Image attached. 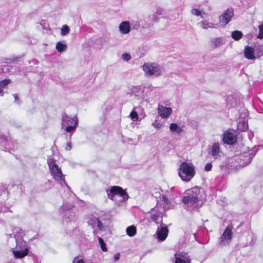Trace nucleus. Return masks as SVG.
Instances as JSON below:
<instances>
[{
    "instance_id": "c756f323",
    "label": "nucleus",
    "mask_w": 263,
    "mask_h": 263,
    "mask_svg": "<svg viewBox=\"0 0 263 263\" xmlns=\"http://www.w3.org/2000/svg\"><path fill=\"white\" fill-rule=\"evenodd\" d=\"M163 10L162 8H157L156 9V11L155 12L156 14H154L153 15L152 21L153 22H157L158 20L157 15H162L163 14Z\"/></svg>"
},
{
    "instance_id": "c85d7f7f",
    "label": "nucleus",
    "mask_w": 263,
    "mask_h": 263,
    "mask_svg": "<svg viewBox=\"0 0 263 263\" xmlns=\"http://www.w3.org/2000/svg\"><path fill=\"white\" fill-rule=\"evenodd\" d=\"M132 92L135 96H139L142 93V90L140 86H134L131 89Z\"/></svg>"
},
{
    "instance_id": "49530a36",
    "label": "nucleus",
    "mask_w": 263,
    "mask_h": 263,
    "mask_svg": "<svg viewBox=\"0 0 263 263\" xmlns=\"http://www.w3.org/2000/svg\"><path fill=\"white\" fill-rule=\"evenodd\" d=\"M251 154H252V156L251 157V159H250V160L248 161V162L247 164H246L245 165L249 164L250 163L251 161L252 158L255 155V154H253V153H251Z\"/></svg>"
},
{
    "instance_id": "72a5a7b5",
    "label": "nucleus",
    "mask_w": 263,
    "mask_h": 263,
    "mask_svg": "<svg viewBox=\"0 0 263 263\" xmlns=\"http://www.w3.org/2000/svg\"><path fill=\"white\" fill-rule=\"evenodd\" d=\"M259 28V33L257 37L258 39H261L263 38V25H260L258 27Z\"/></svg>"
},
{
    "instance_id": "f8f14e48",
    "label": "nucleus",
    "mask_w": 263,
    "mask_h": 263,
    "mask_svg": "<svg viewBox=\"0 0 263 263\" xmlns=\"http://www.w3.org/2000/svg\"><path fill=\"white\" fill-rule=\"evenodd\" d=\"M168 230L167 226L162 223L158 227L156 234L158 239L160 241L164 240L167 236Z\"/></svg>"
},
{
    "instance_id": "39448f33",
    "label": "nucleus",
    "mask_w": 263,
    "mask_h": 263,
    "mask_svg": "<svg viewBox=\"0 0 263 263\" xmlns=\"http://www.w3.org/2000/svg\"><path fill=\"white\" fill-rule=\"evenodd\" d=\"M178 175L183 181H190L195 175L194 165L192 163L182 162L178 169Z\"/></svg>"
},
{
    "instance_id": "79ce46f5",
    "label": "nucleus",
    "mask_w": 263,
    "mask_h": 263,
    "mask_svg": "<svg viewBox=\"0 0 263 263\" xmlns=\"http://www.w3.org/2000/svg\"><path fill=\"white\" fill-rule=\"evenodd\" d=\"M19 59H20V58L16 57V58H13L11 59H9V61L7 62V63H11L12 62H15L16 61H18Z\"/></svg>"
},
{
    "instance_id": "8fccbe9b",
    "label": "nucleus",
    "mask_w": 263,
    "mask_h": 263,
    "mask_svg": "<svg viewBox=\"0 0 263 263\" xmlns=\"http://www.w3.org/2000/svg\"><path fill=\"white\" fill-rule=\"evenodd\" d=\"M7 263H13V262H11V261H10V262H7Z\"/></svg>"
},
{
    "instance_id": "f257e3e1",
    "label": "nucleus",
    "mask_w": 263,
    "mask_h": 263,
    "mask_svg": "<svg viewBox=\"0 0 263 263\" xmlns=\"http://www.w3.org/2000/svg\"><path fill=\"white\" fill-rule=\"evenodd\" d=\"M182 201L189 210H193L201 206L203 201L200 189L196 186L187 190Z\"/></svg>"
},
{
    "instance_id": "f3484780",
    "label": "nucleus",
    "mask_w": 263,
    "mask_h": 263,
    "mask_svg": "<svg viewBox=\"0 0 263 263\" xmlns=\"http://www.w3.org/2000/svg\"><path fill=\"white\" fill-rule=\"evenodd\" d=\"M245 57L249 60H253L256 58L254 54V49L251 47H245L244 50Z\"/></svg>"
},
{
    "instance_id": "c9c22d12",
    "label": "nucleus",
    "mask_w": 263,
    "mask_h": 263,
    "mask_svg": "<svg viewBox=\"0 0 263 263\" xmlns=\"http://www.w3.org/2000/svg\"><path fill=\"white\" fill-rule=\"evenodd\" d=\"M122 59L125 61H128L131 59V56L129 53H124L122 55Z\"/></svg>"
},
{
    "instance_id": "6e6552de",
    "label": "nucleus",
    "mask_w": 263,
    "mask_h": 263,
    "mask_svg": "<svg viewBox=\"0 0 263 263\" xmlns=\"http://www.w3.org/2000/svg\"><path fill=\"white\" fill-rule=\"evenodd\" d=\"M78 121L77 118H70L66 114L62 115V126L65 127V130L67 132H71L75 130L78 126Z\"/></svg>"
},
{
    "instance_id": "9b49d317",
    "label": "nucleus",
    "mask_w": 263,
    "mask_h": 263,
    "mask_svg": "<svg viewBox=\"0 0 263 263\" xmlns=\"http://www.w3.org/2000/svg\"><path fill=\"white\" fill-rule=\"evenodd\" d=\"M223 141L228 144H233L236 142V137L235 132L232 130H228L223 134Z\"/></svg>"
},
{
    "instance_id": "2f4dec72",
    "label": "nucleus",
    "mask_w": 263,
    "mask_h": 263,
    "mask_svg": "<svg viewBox=\"0 0 263 263\" xmlns=\"http://www.w3.org/2000/svg\"><path fill=\"white\" fill-rule=\"evenodd\" d=\"M98 241L100 245L102 250L104 252L106 251L107 248L106 247L105 243H104L103 239L101 237H99Z\"/></svg>"
},
{
    "instance_id": "a211bd4d",
    "label": "nucleus",
    "mask_w": 263,
    "mask_h": 263,
    "mask_svg": "<svg viewBox=\"0 0 263 263\" xmlns=\"http://www.w3.org/2000/svg\"><path fill=\"white\" fill-rule=\"evenodd\" d=\"M119 30L123 34H127L129 32L130 28L128 22L124 21L119 25Z\"/></svg>"
},
{
    "instance_id": "58836bf2",
    "label": "nucleus",
    "mask_w": 263,
    "mask_h": 263,
    "mask_svg": "<svg viewBox=\"0 0 263 263\" xmlns=\"http://www.w3.org/2000/svg\"><path fill=\"white\" fill-rule=\"evenodd\" d=\"M212 165L210 163H207L205 167H204V170L206 171H209L212 169Z\"/></svg>"
},
{
    "instance_id": "393cba45",
    "label": "nucleus",
    "mask_w": 263,
    "mask_h": 263,
    "mask_svg": "<svg viewBox=\"0 0 263 263\" xmlns=\"http://www.w3.org/2000/svg\"><path fill=\"white\" fill-rule=\"evenodd\" d=\"M11 82L10 79H4L0 81V95L3 96L4 90L2 88V87H5L8 84Z\"/></svg>"
},
{
    "instance_id": "4be33fe9",
    "label": "nucleus",
    "mask_w": 263,
    "mask_h": 263,
    "mask_svg": "<svg viewBox=\"0 0 263 263\" xmlns=\"http://www.w3.org/2000/svg\"><path fill=\"white\" fill-rule=\"evenodd\" d=\"M170 130L178 135L180 134L183 132L182 127L179 126L177 124L173 123L170 126Z\"/></svg>"
},
{
    "instance_id": "e433bc0d",
    "label": "nucleus",
    "mask_w": 263,
    "mask_h": 263,
    "mask_svg": "<svg viewBox=\"0 0 263 263\" xmlns=\"http://www.w3.org/2000/svg\"><path fill=\"white\" fill-rule=\"evenodd\" d=\"M162 201L164 206L168 205L169 204V200L168 198L165 196H163L162 197Z\"/></svg>"
},
{
    "instance_id": "0eeeda50",
    "label": "nucleus",
    "mask_w": 263,
    "mask_h": 263,
    "mask_svg": "<svg viewBox=\"0 0 263 263\" xmlns=\"http://www.w3.org/2000/svg\"><path fill=\"white\" fill-rule=\"evenodd\" d=\"M143 70L147 76L159 77L163 71L162 67L155 63H147L143 65Z\"/></svg>"
},
{
    "instance_id": "412c9836",
    "label": "nucleus",
    "mask_w": 263,
    "mask_h": 263,
    "mask_svg": "<svg viewBox=\"0 0 263 263\" xmlns=\"http://www.w3.org/2000/svg\"><path fill=\"white\" fill-rule=\"evenodd\" d=\"M210 42L213 47L217 48L223 44V39L221 37L213 38L211 40Z\"/></svg>"
},
{
    "instance_id": "c03bdc74",
    "label": "nucleus",
    "mask_w": 263,
    "mask_h": 263,
    "mask_svg": "<svg viewBox=\"0 0 263 263\" xmlns=\"http://www.w3.org/2000/svg\"><path fill=\"white\" fill-rule=\"evenodd\" d=\"M6 145H5V148L6 149H10V148H11V147L10 146V142L8 140H6Z\"/></svg>"
},
{
    "instance_id": "f03ea898",
    "label": "nucleus",
    "mask_w": 263,
    "mask_h": 263,
    "mask_svg": "<svg viewBox=\"0 0 263 263\" xmlns=\"http://www.w3.org/2000/svg\"><path fill=\"white\" fill-rule=\"evenodd\" d=\"M13 234H10V238L9 241L13 240ZM15 236V240L16 242V247L15 248L12 249V251L15 258H23L28 254V248L26 242L24 241L21 236L16 237Z\"/></svg>"
},
{
    "instance_id": "a18cd8bd",
    "label": "nucleus",
    "mask_w": 263,
    "mask_h": 263,
    "mask_svg": "<svg viewBox=\"0 0 263 263\" xmlns=\"http://www.w3.org/2000/svg\"><path fill=\"white\" fill-rule=\"evenodd\" d=\"M119 257H120L119 253L116 254L114 256L115 261H117L119 259Z\"/></svg>"
},
{
    "instance_id": "ea45409f",
    "label": "nucleus",
    "mask_w": 263,
    "mask_h": 263,
    "mask_svg": "<svg viewBox=\"0 0 263 263\" xmlns=\"http://www.w3.org/2000/svg\"><path fill=\"white\" fill-rule=\"evenodd\" d=\"M13 96L14 98L15 102L18 104H20V101L18 95L17 94H13Z\"/></svg>"
},
{
    "instance_id": "bb28decb",
    "label": "nucleus",
    "mask_w": 263,
    "mask_h": 263,
    "mask_svg": "<svg viewBox=\"0 0 263 263\" xmlns=\"http://www.w3.org/2000/svg\"><path fill=\"white\" fill-rule=\"evenodd\" d=\"M248 124L245 121H240L238 124V129L240 131H246L248 129Z\"/></svg>"
},
{
    "instance_id": "2eb2a0df",
    "label": "nucleus",
    "mask_w": 263,
    "mask_h": 263,
    "mask_svg": "<svg viewBox=\"0 0 263 263\" xmlns=\"http://www.w3.org/2000/svg\"><path fill=\"white\" fill-rule=\"evenodd\" d=\"M88 222L89 225H90L93 229L97 228L100 230L103 229V224L99 219L96 217H91Z\"/></svg>"
},
{
    "instance_id": "1a4fd4ad",
    "label": "nucleus",
    "mask_w": 263,
    "mask_h": 263,
    "mask_svg": "<svg viewBox=\"0 0 263 263\" xmlns=\"http://www.w3.org/2000/svg\"><path fill=\"white\" fill-rule=\"evenodd\" d=\"M232 229L233 227L232 225L229 224L227 226L222 235L220 237V241L219 243L220 246H226L231 242L233 235L232 231Z\"/></svg>"
},
{
    "instance_id": "de8ad7c7",
    "label": "nucleus",
    "mask_w": 263,
    "mask_h": 263,
    "mask_svg": "<svg viewBox=\"0 0 263 263\" xmlns=\"http://www.w3.org/2000/svg\"><path fill=\"white\" fill-rule=\"evenodd\" d=\"M73 122H71V121H68V123H69V125H72Z\"/></svg>"
},
{
    "instance_id": "a878e982",
    "label": "nucleus",
    "mask_w": 263,
    "mask_h": 263,
    "mask_svg": "<svg viewBox=\"0 0 263 263\" xmlns=\"http://www.w3.org/2000/svg\"><path fill=\"white\" fill-rule=\"evenodd\" d=\"M242 33L241 31L235 30L232 32L231 36L234 40L238 41L242 37Z\"/></svg>"
},
{
    "instance_id": "b1692460",
    "label": "nucleus",
    "mask_w": 263,
    "mask_h": 263,
    "mask_svg": "<svg viewBox=\"0 0 263 263\" xmlns=\"http://www.w3.org/2000/svg\"><path fill=\"white\" fill-rule=\"evenodd\" d=\"M137 232L136 228L134 226H131L127 228L126 233L127 234L130 236H134L136 235Z\"/></svg>"
},
{
    "instance_id": "f704fd0d",
    "label": "nucleus",
    "mask_w": 263,
    "mask_h": 263,
    "mask_svg": "<svg viewBox=\"0 0 263 263\" xmlns=\"http://www.w3.org/2000/svg\"><path fill=\"white\" fill-rule=\"evenodd\" d=\"M191 12L194 15L196 16H201V17L203 18V16L201 15V11L197 9H193Z\"/></svg>"
},
{
    "instance_id": "a19ab883",
    "label": "nucleus",
    "mask_w": 263,
    "mask_h": 263,
    "mask_svg": "<svg viewBox=\"0 0 263 263\" xmlns=\"http://www.w3.org/2000/svg\"><path fill=\"white\" fill-rule=\"evenodd\" d=\"M72 263H85V262L83 259H80L77 260L76 258H75L73 260Z\"/></svg>"
},
{
    "instance_id": "5701e85b",
    "label": "nucleus",
    "mask_w": 263,
    "mask_h": 263,
    "mask_svg": "<svg viewBox=\"0 0 263 263\" xmlns=\"http://www.w3.org/2000/svg\"><path fill=\"white\" fill-rule=\"evenodd\" d=\"M199 24L200 25L201 27L204 29L216 28L215 25L213 23L209 22L206 20L201 21Z\"/></svg>"
},
{
    "instance_id": "aec40b11",
    "label": "nucleus",
    "mask_w": 263,
    "mask_h": 263,
    "mask_svg": "<svg viewBox=\"0 0 263 263\" xmlns=\"http://www.w3.org/2000/svg\"><path fill=\"white\" fill-rule=\"evenodd\" d=\"M220 152V146L218 143H215L212 147L211 155L214 158H217Z\"/></svg>"
},
{
    "instance_id": "4468645a",
    "label": "nucleus",
    "mask_w": 263,
    "mask_h": 263,
    "mask_svg": "<svg viewBox=\"0 0 263 263\" xmlns=\"http://www.w3.org/2000/svg\"><path fill=\"white\" fill-rule=\"evenodd\" d=\"M227 105L231 107H236L239 103V99L236 95H229L226 99Z\"/></svg>"
},
{
    "instance_id": "7ed1b4c3",
    "label": "nucleus",
    "mask_w": 263,
    "mask_h": 263,
    "mask_svg": "<svg viewBox=\"0 0 263 263\" xmlns=\"http://www.w3.org/2000/svg\"><path fill=\"white\" fill-rule=\"evenodd\" d=\"M106 192L108 198L114 201L118 206L121 205L129 197L127 192L120 186H111Z\"/></svg>"
},
{
    "instance_id": "7c9ffc66",
    "label": "nucleus",
    "mask_w": 263,
    "mask_h": 263,
    "mask_svg": "<svg viewBox=\"0 0 263 263\" xmlns=\"http://www.w3.org/2000/svg\"><path fill=\"white\" fill-rule=\"evenodd\" d=\"M69 27L66 25H64L61 28V34L62 35H65L69 32Z\"/></svg>"
},
{
    "instance_id": "09e8293b",
    "label": "nucleus",
    "mask_w": 263,
    "mask_h": 263,
    "mask_svg": "<svg viewBox=\"0 0 263 263\" xmlns=\"http://www.w3.org/2000/svg\"><path fill=\"white\" fill-rule=\"evenodd\" d=\"M21 235H23V232L22 231H21V232L20 233Z\"/></svg>"
},
{
    "instance_id": "dca6fc26",
    "label": "nucleus",
    "mask_w": 263,
    "mask_h": 263,
    "mask_svg": "<svg viewBox=\"0 0 263 263\" xmlns=\"http://www.w3.org/2000/svg\"><path fill=\"white\" fill-rule=\"evenodd\" d=\"M151 219L155 222L157 224H162V216L161 212L154 213V211L152 210L151 213Z\"/></svg>"
},
{
    "instance_id": "cd10ccee",
    "label": "nucleus",
    "mask_w": 263,
    "mask_h": 263,
    "mask_svg": "<svg viewBox=\"0 0 263 263\" xmlns=\"http://www.w3.org/2000/svg\"><path fill=\"white\" fill-rule=\"evenodd\" d=\"M55 48L59 52H62L66 50L67 46L66 45V44H63L61 42H59L57 43Z\"/></svg>"
},
{
    "instance_id": "423d86ee",
    "label": "nucleus",
    "mask_w": 263,
    "mask_h": 263,
    "mask_svg": "<svg viewBox=\"0 0 263 263\" xmlns=\"http://www.w3.org/2000/svg\"><path fill=\"white\" fill-rule=\"evenodd\" d=\"M59 211L62 216L63 222H69L74 220L76 210L71 204L64 203L60 208Z\"/></svg>"
},
{
    "instance_id": "20e7f679",
    "label": "nucleus",
    "mask_w": 263,
    "mask_h": 263,
    "mask_svg": "<svg viewBox=\"0 0 263 263\" xmlns=\"http://www.w3.org/2000/svg\"><path fill=\"white\" fill-rule=\"evenodd\" d=\"M47 163L53 178L58 181L61 186L64 184L68 186L65 180V176L63 174L61 168L55 163V160L51 158H48L47 159Z\"/></svg>"
},
{
    "instance_id": "473e14b6",
    "label": "nucleus",
    "mask_w": 263,
    "mask_h": 263,
    "mask_svg": "<svg viewBox=\"0 0 263 263\" xmlns=\"http://www.w3.org/2000/svg\"><path fill=\"white\" fill-rule=\"evenodd\" d=\"M130 117L134 121H137L138 119V115L136 111L133 110L130 114Z\"/></svg>"
},
{
    "instance_id": "ddd939ff",
    "label": "nucleus",
    "mask_w": 263,
    "mask_h": 263,
    "mask_svg": "<svg viewBox=\"0 0 263 263\" xmlns=\"http://www.w3.org/2000/svg\"><path fill=\"white\" fill-rule=\"evenodd\" d=\"M158 114L162 118H166L168 117L172 112V109L170 107H166L162 105H159Z\"/></svg>"
},
{
    "instance_id": "4c0bfd02",
    "label": "nucleus",
    "mask_w": 263,
    "mask_h": 263,
    "mask_svg": "<svg viewBox=\"0 0 263 263\" xmlns=\"http://www.w3.org/2000/svg\"><path fill=\"white\" fill-rule=\"evenodd\" d=\"M152 125L155 128L157 129H160L162 126V124L161 123L158 122H154Z\"/></svg>"
},
{
    "instance_id": "6ab92c4d",
    "label": "nucleus",
    "mask_w": 263,
    "mask_h": 263,
    "mask_svg": "<svg viewBox=\"0 0 263 263\" xmlns=\"http://www.w3.org/2000/svg\"><path fill=\"white\" fill-rule=\"evenodd\" d=\"M175 263H190V260H185V254H182L181 253H176L175 254Z\"/></svg>"
},
{
    "instance_id": "9d476101",
    "label": "nucleus",
    "mask_w": 263,
    "mask_h": 263,
    "mask_svg": "<svg viewBox=\"0 0 263 263\" xmlns=\"http://www.w3.org/2000/svg\"><path fill=\"white\" fill-rule=\"evenodd\" d=\"M234 16L233 10L232 8H228L226 12L219 16V22L221 25H226Z\"/></svg>"
},
{
    "instance_id": "37998d69",
    "label": "nucleus",
    "mask_w": 263,
    "mask_h": 263,
    "mask_svg": "<svg viewBox=\"0 0 263 263\" xmlns=\"http://www.w3.org/2000/svg\"><path fill=\"white\" fill-rule=\"evenodd\" d=\"M71 147H72V145H71V142H68L67 143L66 147V148H65L66 150H67V151H70V150L71 149Z\"/></svg>"
}]
</instances>
